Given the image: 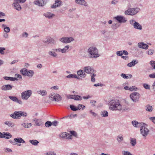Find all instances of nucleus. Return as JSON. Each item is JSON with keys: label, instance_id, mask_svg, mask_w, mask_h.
<instances>
[{"label": "nucleus", "instance_id": "nucleus-1", "mask_svg": "<svg viewBox=\"0 0 155 155\" xmlns=\"http://www.w3.org/2000/svg\"><path fill=\"white\" fill-rule=\"evenodd\" d=\"M109 109L112 110H120L122 108L119 101L117 99L112 100L109 103Z\"/></svg>", "mask_w": 155, "mask_h": 155}, {"label": "nucleus", "instance_id": "nucleus-2", "mask_svg": "<svg viewBox=\"0 0 155 155\" xmlns=\"http://www.w3.org/2000/svg\"><path fill=\"white\" fill-rule=\"evenodd\" d=\"M69 46L68 45L65 46L63 48H60L54 49L52 50L53 51H49L48 54L49 55L54 57L57 58L58 54L55 51L58 52H61L62 53H66L69 51Z\"/></svg>", "mask_w": 155, "mask_h": 155}, {"label": "nucleus", "instance_id": "nucleus-3", "mask_svg": "<svg viewBox=\"0 0 155 155\" xmlns=\"http://www.w3.org/2000/svg\"><path fill=\"white\" fill-rule=\"evenodd\" d=\"M87 53L88 56L90 58H96L100 56L97 49L94 46L91 47L89 48Z\"/></svg>", "mask_w": 155, "mask_h": 155}, {"label": "nucleus", "instance_id": "nucleus-4", "mask_svg": "<svg viewBox=\"0 0 155 155\" xmlns=\"http://www.w3.org/2000/svg\"><path fill=\"white\" fill-rule=\"evenodd\" d=\"M27 116V113L22 111H15L14 113L11 114L10 116L13 119H18L21 116L26 117Z\"/></svg>", "mask_w": 155, "mask_h": 155}, {"label": "nucleus", "instance_id": "nucleus-5", "mask_svg": "<svg viewBox=\"0 0 155 155\" xmlns=\"http://www.w3.org/2000/svg\"><path fill=\"white\" fill-rule=\"evenodd\" d=\"M140 10L138 8H130L125 12V14L126 15H134L139 12Z\"/></svg>", "mask_w": 155, "mask_h": 155}, {"label": "nucleus", "instance_id": "nucleus-6", "mask_svg": "<svg viewBox=\"0 0 155 155\" xmlns=\"http://www.w3.org/2000/svg\"><path fill=\"white\" fill-rule=\"evenodd\" d=\"M49 98L52 101L58 102L62 100V97L58 94L52 93L49 95Z\"/></svg>", "mask_w": 155, "mask_h": 155}, {"label": "nucleus", "instance_id": "nucleus-7", "mask_svg": "<svg viewBox=\"0 0 155 155\" xmlns=\"http://www.w3.org/2000/svg\"><path fill=\"white\" fill-rule=\"evenodd\" d=\"M20 71L23 75L27 76L29 77H31L34 74L33 71L28 70L25 68L21 69Z\"/></svg>", "mask_w": 155, "mask_h": 155}, {"label": "nucleus", "instance_id": "nucleus-8", "mask_svg": "<svg viewBox=\"0 0 155 155\" xmlns=\"http://www.w3.org/2000/svg\"><path fill=\"white\" fill-rule=\"evenodd\" d=\"M140 95L137 92H134L130 94V98L133 102H136L139 101Z\"/></svg>", "mask_w": 155, "mask_h": 155}, {"label": "nucleus", "instance_id": "nucleus-9", "mask_svg": "<svg viewBox=\"0 0 155 155\" xmlns=\"http://www.w3.org/2000/svg\"><path fill=\"white\" fill-rule=\"evenodd\" d=\"M32 92L31 90L25 91L21 93V97L23 100H27L31 96Z\"/></svg>", "mask_w": 155, "mask_h": 155}, {"label": "nucleus", "instance_id": "nucleus-10", "mask_svg": "<svg viewBox=\"0 0 155 155\" xmlns=\"http://www.w3.org/2000/svg\"><path fill=\"white\" fill-rule=\"evenodd\" d=\"M141 134L145 138L148 134L149 130L145 126H141L140 128Z\"/></svg>", "mask_w": 155, "mask_h": 155}, {"label": "nucleus", "instance_id": "nucleus-11", "mask_svg": "<svg viewBox=\"0 0 155 155\" xmlns=\"http://www.w3.org/2000/svg\"><path fill=\"white\" fill-rule=\"evenodd\" d=\"M130 23L133 26L135 29L140 30L142 29V26L134 20L133 19L130 20Z\"/></svg>", "mask_w": 155, "mask_h": 155}, {"label": "nucleus", "instance_id": "nucleus-12", "mask_svg": "<svg viewBox=\"0 0 155 155\" xmlns=\"http://www.w3.org/2000/svg\"><path fill=\"white\" fill-rule=\"evenodd\" d=\"M48 0H36L34 3L39 6H43L48 2Z\"/></svg>", "mask_w": 155, "mask_h": 155}, {"label": "nucleus", "instance_id": "nucleus-13", "mask_svg": "<svg viewBox=\"0 0 155 155\" xmlns=\"http://www.w3.org/2000/svg\"><path fill=\"white\" fill-rule=\"evenodd\" d=\"M74 40V39L71 37H64L60 39L59 41L62 43H70Z\"/></svg>", "mask_w": 155, "mask_h": 155}, {"label": "nucleus", "instance_id": "nucleus-14", "mask_svg": "<svg viewBox=\"0 0 155 155\" xmlns=\"http://www.w3.org/2000/svg\"><path fill=\"white\" fill-rule=\"evenodd\" d=\"M114 18L120 23H124L127 21V20L125 17L121 15H118L115 17Z\"/></svg>", "mask_w": 155, "mask_h": 155}, {"label": "nucleus", "instance_id": "nucleus-15", "mask_svg": "<svg viewBox=\"0 0 155 155\" xmlns=\"http://www.w3.org/2000/svg\"><path fill=\"white\" fill-rule=\"evenodd\" d=\"M13 86L9 84H5L2 85L1 88V89L3 91H7L12 90Z\"/></svg>", "mask_w": 155, "mask_h": 155}, {"label": "nucleus", "instance_id": "nucleus-16", "mask_svg": "<svg viewBox=\"0 0 155 155\" xmlns=\"http://www.w3.org/2000/svg\"><path fill=\"white\" fill-rule=\"evenodd\" d=\"M85 73L89 74H91L94 73V69L91 66H87L84 67L83 68Z\"/></svg>", "mask_w": 155, "mask_h": 155}, {"label": "nucleus", "instance_id": "nucleus-17", "mask_svg": "<svg viewBox=\"0 0 155 155\" xmlns=\"http://www.w3.org/2000/svg\"><path fill=\"white\" fill-rule=\"evenodd\" d=\"M12 5L14 8L18 11H20L21 9V7L19 4V3L16 1L14 0V2L12 4Z\"/></svg>", "mask_w": 155, "mask_h": 155}, {"label": "nucleus", "instance_id": "nucleus-18", "mask_svg": "<svg viewBox=\"0 0 155 155\" xmlns=\"http://www.w3.org/2000/svg\"><path fill=\"white\" fill-rule=\"evenodd\" d=\"M75 2L77 4L87 6L88 4L85 0H75Z\"/></svg>", "mask_w": 155, "mask_h": 155}, {"label": "nucleus", "instance_id": "nucleus-19", "mask_svg": "<svg viewBox=\"0 0 155 155\" xmlns=\"http://www.w3.org/2000/svg\"><path fill=\"white\" fill-rule=\"evenodd\" d=\"M138 46L140 48L145 50L147 49L149 47L148 45L143 42L139 43L138 44Z\"/></svg>", "mask_w": 155, "mask_h": 155}, {"label": "nucleus", "instance_id": "nucleus-20", "mask_svg": "<svg viewBox=\"0 0 155 155\" xmlns=\"http://www.w3.org/2000/svg\"><path fill=\"white\" fill-rule=\"evenodd\" d=\"M61 1L59 0H56L54 4L51 6V8H56L57 7L60 6L62 5Z\"/></svg>", "mask_w": 155, "mask_h": 155}, {"label": "nucleus", "instance_id": "nucleus-21", "mask_svg": "<svg viewBox=\"0 0 155 155\" xmlns=\"http://www.w3.org/2000/svg\"><path fill=\"white\" fill-rule=\"evenodd\" d=\"M33 121H35V125L40 126L43 124V121L41 119H37L35 118L32 120Z\"/></svg>", "mask_w": 155, "mask_h": 155}, {"label": "nucleus", "instance_id": "nucleus-22", "mask_svg": "<svg viewBox=\"0 0 155 155\" xmlns=\"http://www.w3.org/2000/svg\"><path fill=\"white\" fill-rule=\"evenodd\" d=\"M78 75L81 78H84L86 76V74L84 70H80L77 71Z\"/></svg>", "mask_w": 155, "mask_h": 155}, {"label": "nucleus", "instance_id": "nucleus-23", "mask_svg": "<svg viewBox=\"0 0 155 155\" xmlns=\"http://www.w3.org/2000/svg\"><path fill=\"white\" fill-rule=\"evenodd\" d=\"M132 124L134 127H141L143 123H138L136 120L132 121Z\"/></svg>", "mask_w": 155, "mask_h": 155}, {"label": "nucleus", "instance_id": "nucleus-24", "mask_svg": "<svg viewBox=\"0 0 155 155\" xmlns=\"http://www.w3.org/2000/svg\"><path fill=\"white\" fill-rule=\"evenodd\" d=\"M54 41V39L51 37H48L44 40L43 41L44 43L46 44L53 43Z\"/></svg>", "mask_w": 155, "mask_h": 155}, {"label": "nucleus", "instance_id": "nucleus-25", "mask_svg": "<svg viewBox=\"0 0 155 155\" xmlns=\"http://www.w3.org/2000/svg\"><path fill=\"white\" fill-rule=\"evenodd\" d=\"M44 15L46 17L48 18L49 19L52 18L55 16L54 14L49 12H47L44 13Z\"/></svg>", "mask_w": 155, "mask_h": 155}, {"label": "nucleus", "instance_id": "nucleus-26", "mask_svg": "<svg viewBox=\"0 0 155 155\" xmlns=\"http://www.w3.org/2000/svg\"><path fill=\"white\" fill-rule=\"evenodd\" d=\"M138 61L136 60H133L131 62L128 63L127 64V66L129 67H131L134 66L136 64L138 63Z\"/></svg>", "mask_w": 155, "mask_h": 155}, {"label": "nucleus", "instance_id": "nucleus-27", "mask_svg": "<svg viewBox=\"0 0 155 155\" xmlns=\"http://www.w3.org/2000/svg\"><path fill=\"white\" fill-rule=\"evenodd\" d=\"M14 140L18 143H25V141L21 137H17L14 139Z\"/></svg>", "mask_w": 155, "mask_h": 155}, {"label": "nucleus", "instance_id": "nucleus-28", "mask_svg": "<svg viewBox=\"0 0 155 155\" xmlns=\"http://www.w3.org/2000/svg\"><path fill=\"white\" fill-rule=\"evenodd\" d=\"M145 109L148 112H152L153 110V107L150 104H148L145 107Z\"/></svg>", "mask_w": 155, "mask_h": 155}, {"label": "nucleus", "instance_id": "nucleus-29", "mask_svg": "<svg viewBox=\"0 0 155 155\" xmlns=\"http://www.w3.org/2000/svg\"><path fill=\"white\" fill-rule=\"evenodd\" d=\"M66 77L68 78H75L78 79H80V78L78 76L75 74H70L67 75Z\"/></svg>", "mask_w": 155, "mask_h": 155}, {"label": "nucleus", "instance_id": "nucleus-30", "mask_svg": "<svg viewBox=\"0 0 155 155\" xmlns=\"http://www.w3.org/2000/svg\"><path fill=\"white\" fill-rule=\"evenodd\" d=\"M38 94L41 95L42 96H45L47 94V92L46 91L40 90L37 91Z\"/></svg>", "mask_w": 155, "mask_h": 155}, {"label": "nucleus", "instance_id": "nucleus-31", "mask_svg": "<svg viewBox=\"0 0 155 155\" xmlns=\"http://www.w3.org/2000/svg\"><path fill=\"white\" fill-rule=\"evenodd\" d=\"M12 136L11 134L9 133L3 132V138L6 139H9L12 137Z\"/></svg>", "mask_w": 155, "mask_h": 155}, {"label": "nucleus", "instance_id": "nucleus-32", "mask_svg": "<svg viewBox=\"0 0 155 155\" xmlns=\"http://www.w3.org/2000/svg\"><path fill=\"white\" fill-rule=\"evenodd\" d=\"M124 79H127L130 78H132V76L131 74H129L128 76H127L125 74L122 73L120 75Z\"/></svg>", "mask_w": 155, "mask_h": 155}, {"label": "nucleus", "instance_id": "nucleus-33", "mask_svg": "<svg viewBox=\"0 0 155 155\" xmlns=\"http://www.w3.org/2000/svg\"><path fill=\"white\" fill-rule=\"evenodd\" d=\"M3 78L6 80H10V81H14L15 80L17 79L15 78H13L11 77L7 76H5L3 77Z\"/></svg>", "mask_w": 155, "mask_h": 155}, {"label": "nucleus", "instance_id": "nucleus-34", "mask_svg": "<svg viewBox=\"0 0 155 155\" xmlns=\"http://www.w3.org/2000/svg\"><path fill=\"white\" fill-rule=\"evenodd\" d=\"M130 143L132 146H134L137 143V141L136 139L134 138H131Z\"/></svg>", "mask_w": 155, "mask_h": 155}, {"label": "nucleus", "instance_id": "nucleus-35", "mask_svg": "<svg viewBox=\"0 0 155 155\" xmlns=\"http://www.w3.org/2000/svg\"><path fill=\"white\" fill-rule=\"evenodd\" d=\"M5 124L7 125L8 127H12L15 125L14 123L10 121H6L5 122Z\"/></svg>", "mask_w": 155, "mask_h": 155}, {"label": "nucleus", "instance_id": "nucleus-36", "mask_svg": "<svg viewBox=\"0 0 155 155\" xmlns=\"http://www.w3.org/2000/svg\"><path fill=\"white\" fill-rule=\"evenodd\" d=\"M154 52V50L153 49H149L146 52V53L148 55H152Z\"/></svg>", "mask_w": 155, "mask_h": 155}, {"label": "nucleus", "instance_id": "nucleus-37", "mask_svg": "<svg viewBox=\"0 0 155 155\" xmlns=\"http://www.w3.org/2000/svg\"><path fill=\"white\" fill-rule=\"evenodd\" d=\"M108 114V112L106 110L102 111L101 112V115L102 117H107Z\"/></svg>", "mask_w": 155, "mask_h": 155}, {"label": "nucleus", "instance_id": "nucleus-38", "mask_svg": "<svg viewBox=\"0 0 155 155\" xmlns=\"http://www.w3.org/2000/svg\"><path fill=\"white\" fill-rule=\"evenodd\" d=\"M29 141L32 144L35 146H36L39 143L38 141V140H29Z\"/></svg>", "mask_w": 155, "mask_h": 155}, {"label": "nucleus", "instance_id": "nucleus-39", "mask_svg": "<svg viewBox=\"0 0 155 155\" xmlns=\"http://www.w3.org/2000/svg\"><path fill=\"white\" fill-rule=\"evenodd\" d=\"M117 140L118 142H121L124 139L123 136L122 134H120L117 137Z\"/></svg>", "mask_w": 155, "mask_h": 155}, {"label": "nucleus", "instance_id": "nucleus-40", "mask_svg": "<svg viewBox=\"0 0 155 155\" xmlns=\"http://www.w3.org/2000/svg\"><path fill=\"white\" fill-rule=\"evenodd\" d=\"M22 125L25 128H28L31 126V123H24L22 124Z\"/></svg>", "mask_w": 155, "mask_h": 155}, {"label": "nucleus", "instance_id": "nucleus-41", "mask_svg": "<svg viewBox=\"0 0 155 155\" xmlns=\"http://www.w3.org/2000/svg\"><path fill=\"white\" fill-rule=\"evenodd\" d=\"M73 99L75 100H79L81 101L82 100V97L78 95H74Z\"/></svg>", "mask_w": 155, "mask_h": 155}, {"label": "nucleus", "instance_id": "nucleus-42", "mask_svg": "<svg viewBox=\"0 0 155 155\" xmlns=\"http://www.w3.org/2000/svg\"><path fill=\"white\" fill-rule=\"evenodd\" d=\"M85 106L82 104H79L78 105L77 109L78 110H80L81 109H82V110H83L85 108Z\"/></svg>", "mask_w": 155, "mask_h": 155}, {"label": "nucleus", "instance_id": "nucleus-43", "mask_svg": "<svg viewBox=\"0 0 155 155\" xmlns=\"http://www.w3.org/2000/svg\"><path fill=\"white\" fill-rule=\"evenodd\" d=\"M119 25L118 23H114L112 25V28L113 29H115L118 27H119Z\"/></svg>", "mask_w": 155, "mask_h": 155}, {"label": "nucleus", "instance_id": "nucleus-44", "mask_svg": "<svg viewBox=\"0 0 155 155\" xmlns=\"http://www.w3.org/2000/svg\"><path fill=\"white\" fill-rule=\"evenodd\" d=\"M70 133L71 134V135L73 136L76 137H78V134L75 131H71Z\"/></svg>", "mask_w": 155, "mask_h": 155}, {"label": "nucleus", "instance_id": "nucleus-45", "mask_svg": "<svg viewBox=\"0 0 155 155\" xmlns=\"http://www.w3.org/2000/svg\"><path fill=\"white\" fill-rule=\"evenodd\" d=\"M52 125V123L50 121H47L45 124V126L47 127L51 126Z\"/></svg>", "mask_w": 155, "mask_h": 155}, {"label": "nucleus", "instance_id": "nucleus-46", "mask_svg": "<svg viewBox=\"0 0 155 155\" xmlns=\"http://www.w3.org/2000/svg\"><path fill=\"white\" fill-rule=\"evenodd\" d=\"M70 107L71 109L73 111H76L78 110L77 107L74 105H71Z\"/></svg>", "mask_w": 155, "mask_h": 155}, {"label": "nucleus", "instance_id": "nucleus-47", "mask_svg": "<svg viewBox=\"0 0 155 155\" xmlns=\"http://www.w3.org/2000/svg\"><path fill=\"white\" fill-rule=\"evenodd\" d=\"M8 97L10 99L14 102H16V101L17 100V98L15 96H9Z\"/></svg>", "mask_w": 155, "mask_h": 155}, {"label": "nucleus", "instance_id": "nucleus-48", "mask_svg": "<svg viewBox=\"0 0 155 155\" xmlns=\"http://www.w3.org/2000/svg\"><path fill=\"white\" fill-rule=\"evenodd\" d=\"M149 64L153 68L155 69V61H150Z\"/></svg>", "mask_w": 155, "mask_h": 155}, {"label": "nucleus", "instance_id": "nucleus-49", "mask_svg": "<svg viewBox=\"0 0 155 155\" xmlns=\"http://www.w3.org/2000/svg\"><path fill=\"white\" fill-rule=\"evenodd\" d=\"M74 95L68 94L66 95V96L68 99H73L74 97Z\"/></svg>", "mask_w": 155, "mask_h": 155}, {"label": "nucleus", "instance_id": "nucleus-50", "mask_svg": "<svg viewBox=\"0 0 155 155\" xmlns=\"http://www.w3.org/2000/svg\"><path fill=\"white\" fill-rule=\"evenodd\" d=\"M5 50V48L4 47H0V53L2 54H5L4 51Z\"/></svg>", "mask_w": 155, "mask_h": 155}, {"label": "nucleus", "instance_id": "nucleus-51", "mask_svg": "<svg viewBox=\"0 0 155 155\" xmlns=\"http://www.w3.org/2000/svg\"><path fill=\"white\" fill-rule=\"evenodd\" d=\"M123 155H132V154L129 152L123 151L122 152Z\"/></svg>", "mask_w": 155, "mask_h": 155}, {"label": "nucleus", "instance_id": "nucleus-52", "mask_svg": "<svg viewBox=\"0 0 155 155\" xmlns=\"http://www.w3.org/2000/svg\"><path fill=\"white\" fill-rule=\"evenodd\" d=\"M144 87L146 89L149 90L150 89V86L147 84H143Z\"/></svg>", "mask_w": 155, "mask_h": 155}, {"label": "nucleus", "instance_id": "nucleus-53", "mask_svg": "<svg viewBox=\"0 0 155 155\" xmlns=\"http://www.w3.org/2000/svg\"><path fill=\"white\" fill-rule=\"evenodd\" d=\"M121 105L122 107L121 110L123 109L124 110H128V107L127 106L125 105H122L121 104Z\"/></svg>", "mask_w": 155, "mask_h": 155}, {"label": "nucleus", "instance_id": "nucleus-54", "mask_svg": "<svg viewBox=\"0 0 155 155\" xmlns=\"http://www.w3.org/2000/svg\"><path fill=\"white\" fill-rule=\"evenodd\" d=\"M46 154L47 155H56V154L54 152L50 151L47 152Z\"/></svg>", "mask_w": 155, "mask_h": 155}, {"label": "nucleus", "instance_id": "nucleus-55", "mask_svg": "<svg viewBox=\"0 0 155 155\" xmlns=\"http://www.w3.org/2000/svg\"><path fill=\"white\" fill-rule=\"evenodd\" d=\"M66 138L68 139H72V136L70 134L67 133V134H66Z\"/></svg>", "mask_w": 155, "mask_h": 155}, {"label": "nucleus", "instance_id": "nucleus-56", "mask_svg": "<svg viewBox=\"0 0 155 155\" xmlns=\"http://www.w3.org/2000/svg\"><path fill=\"white\" fill-rule=\"evenodd\" d=\"M4 31L6 33H8L10 31V29L9 28L7 27L5 28L4 29Z\"/></svg>", "mask_w": 155, "mask_h": 155}, {"label": "nucleus", "instance_id": "nucleus-57", "mask_svg": "<svg viewBox=\"0 0 155 155\" xmlns=\"http://www.w3.org/2000/svg\"><path fill=\"white\" fill-rule=\"evenodd\" d=\"M4 150L6 152H11L12 151L11 149L8 148H5Z\"/></svg>", "mask_w": 155, "mask_h": 155}, {"label": "nucleus", "instance_id": "nucleus-58", "mask_svg": "<svg viewBox=\"0 0 155 155\" xmlns=\"http://www.w3.org/2000/svg\"><path fill=\"white\" fill-rule=\"evenodd\" d=\"M137 89V88L135 86H132L130 87V91H136Z\"/></svg>", "mask_w": 155, "mask_h": 155}, {"label": "nucleus", "instance_id": "nucleus-59", "mask_svg": "<svg viewBox=\"0 0 155 155\" xmlns=\"http://www.w3.org/2000/svg\"><path fill=\"white\" fill-rule=\"evenodd\" d=\"M66 134H67V133L66 132H63L61 134L60 136L61 137L66 138Z\"/></svg>", "mask_w": 155, "mask_h": 155}, {"label": "nucleus", "instance_id": "nucleus-60", "mask_svg": "<svg viewBox=\"0 0 155 155\" xmlns=\"http://www.w3.org/2000/svg\"><path fill=\"white\" fill-rule=\"evenodd\" d=\"M116 54L117 56H121L122 55V51H118L117 52Z\"/></svg>", "mask_w": 155, "mask_h": 155}, {"label": "nucleus", "instance_id": "nucleus-61", "mask_svg": "<svg viewBox=\"0 0 155 155\" xmlns=\"http://www.w3.org/2000/svg\"><path fill=\"white\" fill-rule=\"evenodd\" d=\"M28 34L26 32H25L22 34V37H23L27 38L28 37Z\"/></svg>", "mask_w": 155, "mask_h": 155}, {"label": "nucleus", "instance_id": "nucleus-62", "mask_svg": "<svg viewBox=\"0 0 155 155\" xmlns=\"http://www.w3.org/2000/svg\"><path fill=\"white\" fill-rule=\"evenodd\" d=\"M58 123V121L57 120H54L52 122V124H53V125L56 126L57 125Z\"/></svg>", "mask_w": 155, "mask_h": 155}, {"label": "nucleus", "instance_id": "nucleus-63", "mask_svg": "<svg viewBox=\"0 0 155 155\" xmlns=\"http://www.w3.org/2000/svg\"><path fill=\"white\" fill-rule=\"evenodd\" d=\"M90 112L91 114L93 116L96 117L97 115V114L94 112L92 111V110L90 111Z\"/></svg>", "mask_w": 155, "mask_h": 155}, {"label": "nucleus", "instance_id": "nucleus-64", "mask_svg": "<svg viewBox=\"0 0 155 155\" xmlns=\"http://www.w3.org/2000/svg\"><path fill=\"white\" fill-rule=\"evenodd\" d=\"M149 77L151 78H155V73L150 74Z\"/></svg>", "mask_w": 155, "mask_h": 155}]
</instances>
